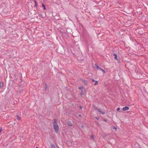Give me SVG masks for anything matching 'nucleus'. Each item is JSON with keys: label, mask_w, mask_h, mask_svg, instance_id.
<instances>
[{"label": "nucleus", "mask_w": 148, "mask_h": 148, "mask_svg": "<svg viewBox=\"0 0 148 148\" xmlns=\"http://www.w3.org/2000/svg\"><path fill=\"white\" fill-rule=\"evenodd\" d=\"M45 85L46 86V87H45V90H46V89H47V84L46 83H45Z\"/></svg>", "instance_id": "16"}, {"label": "nucleus", "mask_w": 148, "mask_h": 148, "mask_svg": "<svg viewBox=\"0 0 148 148\" xmlns=\"http://www.w3.org/2000/svg\"><path fill=\"white\" fill-rule=\"evenodd\" d=\"M17 119L18 120H19L21 119V118L18 115L16 116Z\"/></svg>", "instance_id": "12"}, {"label": "nucleus", "mask_w": 148, "mask_h": 148, "mask_svg": "<svg viewBox=\"0 0 148 148\" xmlns=\"http://www.w3.org/2000/svg\"><path fill=\"white\" fill-rule=\"evenodd\" d=\"M98 111L101 114L103 115H104L105 114V112L104 111H101L100 109H98Z\"/></svg>", "instance_id": "6"}, {"label": "nucleus", "mask_w": 148, "mask_h": 148, "mask_svg": "<svg viewBox=\"0 0 148 148\" xmlns=\"http://www.w3.org/2000/svg\"><path fill=\"white\" fill-rule=\"evenodd\" d=\"M3 86V83L2 82H0V87H2Z\"/></svg>", "instance_id": "8"}, {"label": "nucleus", "mask_w": 148, "mask_h": 148, "mask_svg": "<svg viewBox=\"0 0 148 148\" xmlns=\"http://www.w3.org/2000/svg\"><path fill=\"white\" fill-rule=\"evenodd\" d=\"M35 148H38V147H36Z\"/></svg>", "instance_id": "26"}, {"label": "nucleus", "mask_w": 148, "mask_h": 148, "mask_svg": "<svg viewBox=\"0 0 148 148\" xmlns=\"http://www.w3.org/2000/svg\"><path fill=\"white\" fill-rule=\"evenodd\" d=\"M82 82L85 85H87L88 84V82L86 80H83Z\"/></svg>", "instance_id": "5"}, {"label": "nucleus", "mask_w": 148, "mask_h": 148, "mask_svg": "<svg viewBox=\"0 0 148 148\" xmlns=\"http://www.w3.org/2000/svg\"><path fill=\"white\" fill-rule=\"evenodd\" d=\"M68 125L69 126H72V124L71 123V122L69 121L68 123Z\"/></svg>", "instance_id": "9"}, {"label": "nucleus", "mask_w": 148, "mask_h": 148, "mask_svg": "<svg viewBox=\"0 0 148 148\" xmlns=\"http://www.w3.org/2000/svg\"><path fill=\"white\" fill-rule=\"evenodd\" d=\"M58 148H59V147H58Z\"/></svg>", "instance_id": "28"}, {"label": "nucleus", "mask_w": 148, "mask_h": 148, "mask_svg": "<svg viewBox=\"0 0 148 148\" xmlns=\"http://www.w3.org/2000/svg\"><path fill=\"white\" fill-rule=\"evenodd\" d=\"M94 109L95 110H98V109L95 106L94 107Z\"/></svg>", "instance_id": "18"}, {"label": "nucleus", "mask_w": 148, "mask_h": 148, "mask_svg": "<svg viewBox=\"0 0 148 148\" xmlns=\"http://www.w3.org/2000/svg\"><path fill=\"white\" fill-rule=\"evenodd\" d=\"M83 127H84V126H83V125H82V126H81V127H82V128H83Z\"/></svg>", "instance_id": "25"}, {"label": "nucleus", "mask_w": 148, "mask_h": 148, "mask_svg": "<svg viewBox=\"0 0 148 148\" xmlns=\"http://www.w3.org/2000/svg\"><path fill=\"white\" fill-rule=\"evenodd\" d=\"M42 6L44 8V10H45L46 9V8H45V5L43 4H42Z\"/></svg>", "instance_id": "13"}, {"label": "nucleus", "mask_w": 148, "mask_h": 148, "mask_svg": "<svg viewBox=\"0 0 148 148\" xmlns=\"http://www.w3.org/2000/svg\"><path fill=\"white\" fill-rule=\"evenodd\" d=\"M97 119H98L99 118H97Z\"/></svg>", "instance_id": "27"}, {"label": "nucleus", "mask_w": 148, "mask_h": 148, "mask_svg": "<svg viewBox=\"0 0 148 148\" xmlns=\"http://www.w3.org/2000/svg\"><path fill=\"white\" fill-rule=\"evenodd\" d=\"M79 108H80L81 109H82V106H79Z\"/></svg>", "instance_id": "22"}, {"label": "nucleus", "mask_w": 148, "mask_h": 148, "mask_svg": "<svg viewBox=\"0 0 148 148\" xmlns=\"http://www.w3.org/2000/svg\"><path fill=\"white\" fill-rule=\"evenodd\" d=\"M129 108L127 106H125L123 108V111H126L129 110Z\"/></svg>", "instance_id": "4"}, {"label": "nucleus", "mask_w": 148, "mask_h": 148, "mask_svg": "<svg viewBox=\"0 0 148 148\" xmlns=\"http://www.w3.org/2000/svg\"><path fill=\"white\" fill-rule=\"evenodd\" d=\"M91 80L92 82H94L95 81L93 79H91Z\"/></svg>", "instance_id": "17"}, {"label": "nucleus", "mask_w": 148, "mask_h": 148, "mask_svg": "<svg viewBox=\"0 0 148 148\" xmlns=\"http://www.w3.org/2000/svg\"><path fill=\"white\" fill-rule=\"evenodd\" d=\"M51 148H56L55 145L53 144H51Z\"/></svg>", "instance_id": "10"}, {"label": "nucleus", "mask_w": 148, "mask_h": 148, "mask_svg": "<svg viewBox=\"0 0 148 148\" xmlns=\"http://www.w3.org/2000/svg\"><path fill=\"white\" fill-rule=\"evenodd\" d=\"M104 121H107L106 120H105V119H104Z\"/></svg>", "instance_id": "24"}, {"label": "nucleus", "mask_w": 148, "mask_h": 148, "mask_svg": "<svg viewBox=\"0 0 148 148\" xmlns=\"http://www.w3.org/2000/svg\"><path fill=\"white\" fill-rule=\"evenodd\" d=\"M79 116L80 117H81V114H79Z\"/></svg>", "instance_id": "23"}, {"label": "nucleus", "mask_w": 148, "mask_h": 148, "mask_svg": "<svg viewBox=\"0 0 148 148\" xmlns=\"http://www.w3.org/2000/svg\"><path fill=\"white\" fill-rule=\"evenodd\" d=\"M79 88L82 91L80 95H82L84 94L85 92V88L84 87H79Z\"/></svg>", "instance_id": "2"}, {"label": "nucleus", "mask_w": 148, "mask_h": 148, "mask_svg": "<svg viewBox=\"0 0 148 148\" xmlns=\"http://www.w3.org/2000/svg\"><path fill=\"white\" fill-rule=\"evenodd\" d=\"M34 2L35 4V7H36L38 6L37 3L36 2L35 0H34Z\"/></svg>", "instance_id": "11"}, {"label": "nucleus", "mask_w": 148, "mask_h": 148, "mask_svg": "<svg viewBox=\"0 0 148 148\" xmlns=\"http://www.w3.org/2000/svg\"><path fill=\"white\" fill-rule=\"evenodd\" d=\"M2 131V127H1L0 129V133H1Z\"/></svg>", "instance_id": "19"}, {"label": "nucleus", "mask_w": 148, "mask_h": 148, "mask_svg": "<svg viewBox=\"0 0 148 148\" xmlns=\"http://www.w3.org/2000/svg\"><path fill=\"white\" fill-rule=\"evenodd\" d=\"M113 56H114V59H115V60H118V59L117 58V55L116 54H113Z\"/></svg>", "instance_id": "7"}, {"label": "nucleus", "mask_w": 148, "mask_h": 148, "mask_svg": "<svg viewBox=\"0 0 148 148\" xmlns=\"http://www.w3.org/2000/svg\"><path fill=\"white\" fill-rule=\"evenodd\" d=\"M53 127L54 130L56 133H57L59 130V127L58 124L57 123L56 120L55 119L54 120L53 123Z\"/></svg>", "instance_id": "1"}, {"label": "nucleus", "mask_w": 148, "mask_h": 148, "mask_svg": "<svg viewBox=\"0 0 148 148\" xmlns=\"http://www.w3.org/2000/svg\"><path fill=\"white\" fill-rule=\"evenodd\" d=\"M114 128L115 130H116V129H116V127H114Z\"/></svg>", "instance_id": "21"}, {"label": "nucleus", "mask_w": 148, "mask_h": 148, "mask_svg": "<svg viewBox=\"0 0 148 148\" xmlns=\"http://www.w3.org/2000/svg\"><path fill=\"white\" fill-rule=\"evenodd\" d=\"M96 67L97 69H99L101 71H102L104 73H105L106 72L103 69H101V68L99 66H96Z\"/></svg>", "instance_id": "3"}, {"label": "nucleus", "mask_w": 148, "mask_h": 148, "mask_svg": "<svg viewBox=\"0 0 148 148\" xmlns=\"http://www.w3.org/2000/svg\"><path fill=\"white\" fill-rule=\"evenodd\" d=\"M120 110V108H117V111H118Z\"/></svg>", "instance_id": "20"}, {"label": "nucleus", "mask_w": 148, "mask_h": 148, "mask_svg": "<svg viewBox=\"0 0 148 148\" xmlns=\"http://www.w3.org/2000/svg\"><path fill=\"white\" fill-rule=\"evenodd\" d=\"M95 83L94 84V85H96L98 84V82L97 81H95Z\"/></svg>", "instance_id": "14"}, {"label": "nucleus", "mask_w": 148, "mask_h": 148, "mask_svg": "<svg viewBox=\"0 0 148 148\" xmlns=\"http://www.w3.org/2000/svg\"><path fill=\"white\" fill-rule=\"evenodd\" d=\"M91 137L93 140H94V137L93 135H91Z\"/></svg>", "instance_id": "15"}]
</instances>
